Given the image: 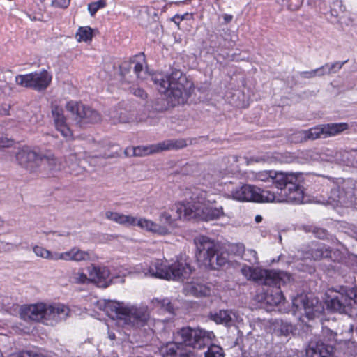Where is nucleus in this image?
Returning <instances> with one entry per match:
<instances>
[{"instance_id": "nucleus-1", "label": "nucleus", "mask_w": 357, "mask_h": 357, "mask_svg": "<svg viewBox=\"0 0 357 357\" xmlns=\"http://www.w3.org/2000/svg\"><path fill=\"white\" fill-rule=\"evenodd\" d=\"M241 271L248 280L266 287V289L263 287L261 291L259 290L255 296V301L260 303L261 307L271 310L268 307L276 306L284 300L280 285L289 280L287 273L248 266H243Z\"/></svg>"}, {"instance_id": "nucleus-2", "label": "nucleus", "mask_w": 357, "mask_h": 357, "mask_svg": "<svg viewBox=\"0 0 357 357\" xmlns=\"http://www.w3.org/2000/svg\"><path fill=\"white\" fill-rule=\"evenodd\" d=\"M149 77L160 93L169 91L174 96L176 95L180 101L187 102L193 91V83L179 69L172 68L167 75L156 73Z\"/></svg>"}, {"instance_id": "nucleus-3", "label": "nucleus", "mask_w": 357, "mask_h": 357, "mask_svg": "<svg viewBox=\"0 0 357 357\" xmlns=\"http://www.w3.org/2000/svg\"><path fill=\"white\" fill-rule=\"evenodd\" d=\"M255 178L258 181L274 184L278 189L280 190V193L288 202L292 203L303 202V191L300 186L298 176L295 174L261 171L257 173Z\"/></svg>"}, {"instance_id": "nucleus-4", "label": "nucleus", "mask_w": 357, "mask_h": 357, "mask_svg": "<svg viewBox=\"0 0 357 357\" xmlns=\"http://www.w3.org/2000/svg\"><path fill=\"white\" fill-rule=\"evenodd\" d=\"M105 311L112 319H118L122 324L135 328L146 325L149 317L146 307H137L112 301L106 303Z\"/></svg>"}, {"instance_id": "nucleus-5", "label": "nucleus", "mask_w": 357, "mask_h": 357, "mask_svg": "<svg viewBox=\"0 0 357 357\" xmlns=\"http://www.w3.org/2000/svg\"><path fill=\"white\" fill-rule=\"evenodd\" d=\"M196 246L195 256L197 261L204 266L217 270L228 262V254L219 252L218 245L206 236H199L195 238Z\"/></svg>"}, {"instance_id": "nucleus-6", "label": "nucleus", "mask_w": 357, "mask_h": 357, "mask_svg": "<svg viewBox=\"0 0 357 357\" xmlns=\"http://www.w3.org/2000/svg\"><path fill=\"white\" fill-rule=\"evenodd\" d=\"M215 337L212 331H205L200 328L190 326L178 328L174 333V339L179 341L187 348L201 349L210 344Z\"/></svg>"}, {"instance_id": "nucleus-7", "label": "nucleus", "mask_w": 357, "mask_h": 357, "mask_svg": "<svg viewBox=\"0 0 357 357\" xmlns=\"http://www.w3.org/2000/svg\"><path fill=\"white\" fill-rule=\"evenodd\" d=\"M356 180L337 178L333 180L328 195L329 202L334 205L353 207Z\"/></svg>"}, {"instance_id": "nucleus-8", "label": "nucleus", "mask_w": 357, "mask_h": 357, "mask_svg": "<svg viewBox=\"0 0 357 357\" xmlns=\"http://www.w3.org/2000/svg\"><path fill=\"white\" fill-rule=\"evenodd\" d=\"M351 297L349 296V289L341 287L340 291L328 289L325 294L326 309L333 312L346 314L351 317L354 314V307H351Z\"/></svg>"}, {"instance_id": "nucleus-9", "label": "nucleus", "mask_w": 357, "mask_h": 357, "mask_svg": "<svg viewBox=\"0 0 357 357\" xmlns=\"http://www.w3.org/2000/svg\"><path fill=\"white\" fill-rule=\"evenodd\" d=\"M66 108L73 121L79 127L97 123L101 120V115L97 110L80 102H68Z\"/></svg>"}, {"instance_id": "nucleus-10", "label": "nucleus", "mask_w": 357, "mask_h": 357, "mask_svg": "<svg viewBox=\"0 0 357 357\" xmlns=\"http://www.w3.org/2000/svg\"><path fill=\"white\" fill-rule=\"evenodd\" d=\"M52 81V75L45 70L15 77V82L23 87L30 88L37 91L45 90Z\"/></svg>"}, {"instance_id": "nucleus-11", "label": "nucleus", "mask_w": 357, "mask_h": 357, "mask_svg": "<svg viewBox=\"0 0 357 357\" xmlns=\"http://www.w3.org/2000/svg\"><path fill=\"white\" fill-rule=\"evenodd\" d=\"M186 146V141L183 139H167L149 146L135 147V156L143 157L162 151L183 149Z\"/></svg>"}, {"instance_id": "nucleus-12", "label": "nucleus", "mask_w": 357, "mask_h": 357, "mask_svg": "<svg viewBox=\"0 0 357 357\" xmlns=\"http://www.w3.org/2000/svg\"><path fill=\"white\" fill-rule=\"evenodd\" d=\"M42 155L43 154L36 151L24 148L18 151L16 159L21 166L33 172L41 166Z\"/></svg>"}, {"instance_id": "nucleus-13", "label": "nucleus", "mask_w": 357, "mask_h": 357, "mask_svg": "<svg viewBox=\"0 0 357 357\" xmlns=\"http://www.w3.org/2000/svg\"><path fill=\"white\" fill-rule=\"evenodd\" d=\"M70 312V310L63 304L46 305L43 324L54 326L61 321L66 320Z\"/></svg>"}, {"instance_id": "nucleus-14", "label": "nucleus", "mask_w": 357, "mask_h": 357, "mask_svg": "<svg viewBox=\"0 0 357 357\" xmlns=\"http://www.w3.org/2000/svg\"><path fill=\"white\" fill-rule=\"evenodd\" d=\"M133 69V73L135 74L137 79H146V73L144 70L143 65L133 59L130 61H125L119 66L120 75L122 80L125 82L130 83L132 82L131 70Z\"/></svg>"}, {"instance_id": "nucleus-15", "label": "nucleus", "mask_w": 357, "mask_h": 357, "mask_svg": "<svg viewBox=\"0 0 357 357\" xmlns=\"http://www.w3.org/2000/svg\"><path fill=\"white\" fill-rule=\"evenodd\" d=\"M328 161L357 168V149L350 151H329Z\"/></svg>"}, {"instance_id": "nucleus-16", "label": "nucleus", "mask_w": 357, "mask_h": 357, "mask_svg": "<svg viewBox=\"0 0 357 357\" xmlns=\"http://www.w3.org/2000/svg\"><path fill=\"white\" fill-rule=\"evenodd\" d=\"M293 305L297 310H303L309 319H312L320 312L317 299H310L307 295L298 296L293 300Z\"/></svg>"}, {"instance_id": "nucleus-17", "label": "nucleus", "mask_w": 357, "mask_h": 357, "mask_svg": "<svg viewBox=\"0 0 357 357\" xmlns=\"http://www.w3.org/2000/svg\"><path fill=\"white\" fill-rule=\"evenodd\" d=\"M89 280L99 287H107L111 283L109 271L105 267L96 266L93 264L87 267Z\"/></svg>"}, {"instance_id": "nucleus-18", "label": "nucleus", "mask_w": 357, "mask_h": 357, "mask_svg": "<svg viewBox=\"0 0 357 357\" xmlns=\"http://www.w3.org/2000/svg\"><path fill=\"white\" fill-rule=\"evenodd\" d=\"M172 211H175L176 215H174V219L184 218L190 220L192 218L197 217L199 215V208L196 206L195 202L178 203L175 204Z\"/></svg>"}, {"instance_id": "nucleus-19", "label": "nucleus", "mask_w": 357, "mask_h": 357, "mask_svg": "<svg viewBox=\"0 0 357 357\" xmlns=\"http://www.w3.org/2000/svg\"><path fill=\"white\" fill-rule=\"evenodd\" d=\"M46 304L38 303L24 306L22 309L21 316L24 320H32L35 321H45V312Z\"/></svg>"}, {"instance_id": "nucleus-20", "label": "nucleus", "mask_w": 357, "mask_h": 357, "mask_svg": "<svg viewBox=\"0 0 357 357\" xmlns=\"http://www.w3.org/2000/svg\"><path fill=\"white\" fill-rule=\"evenodd\" d=\"M170 266L171 265L168 264L167 261H163L161 259H155L151 261L147 271L144 272V274L145 275H149L152 277L169 280Z\"/></svg>"}, {"instance_id": "nucleus-21", "label": "nucleus", "mask_w": 357, "mask_h": 357, "mask_svg": "<svg viewBox=\"0 0 357 357\" xmlns=\"http://www.w3.org/2000/svg\"><path fill=\"white\" fill-rule=\"evenodd\" d=\"M52 114L56 130L60 132L64 137H70L72 132L66 123V118L63 114V109L56 105L52 106Z\"/></svg>"}, {"instance_id": "nucleus-22", "label": "nucleus", "mask_w": 357, "mask_h": 357, "mask_svg": "<svg viewBox=\"0 0 357 357\" xmlns=\"http://www.w3.org/2000/svg\"><path fill=\"white\" fill-rule=\"evenodd\" d=\"M306 357H334V347L323 342L311 343Z\"/></svg>"}, {"instance_id": "nucleus-23", "label": "nucleus", "mask_w": 357, "mask_h": 357, "mask_svg": "<svg viewBox=\"0 0 357 357\" xmlns=\"http://www.w3.org/2000/svg\"><path fill=\"white\" fill-rule=\"evenodd\" d=\"M176 95L168 93L167 98H157L153 103L152 108L156 112H162L179 105L185 104L186 102L180 101Z\"/></svg>"}, {"instance_id": "nucleus-24", "label": "nucleus", "mask_w": 357, "mask_h": 357, "mask_svg": "<svg viewBox=\"0 0 357 357\" xmlns=\"http://www.w3.org/2000/svg\"><path fill=\"white\" fill-rule=\"evenodd\" d=\"M257 187L245 184L232 191L233 197L239 201L255 202Z\"/></svg>"}, {"instance_id": "nucleus-25", "label": "nucleus", "mask_w": 357, "mask_h": 357, "mask_svg": "<svg viewBox=\"0 0 357 357\" xmlns=\"http://www.w3.org/2000/svg\"><path fill=\"white\" fill-rule=\"evenodd\" d=\"M192 272L191 267L188 264L183 261H176L170 266L169 280H180L187 278Z\"/></svg>"}, {"instance_id": "nucleus-26", "label": "nucleus", "mask_w": 357, "mask_h": 357, "mask_svg": "<svg viewBox=\"0 0 357 357\" xmlns=\"http://www.w3.org/2000/svg\"><path fill=\"white\" fill-rule=\"evenodd\" d=\"M210 319L217 324L231 326L235 322L236 315L231 311L220 310L217 312H211Z\"/></svg>"}, {"instance_id": "nucleus-27", "label": "nucleus", "mask_w": 357, "mask_h": 357, "mask_svg": "<svg viewBox=\"0 0 357 357\" xmlns=\"http://www.w3.org/2000/svg\"><path fill=\"white\" fill-rule=\"evenodd\" d=\"M196 206L199 208V215L197 216H201L206 221L218 219L224 215L222 207L202 206L199 203H196Z\"/></svg>"}, {"instance_id": "nucleus-28", "label": "nucleus", "mask_w": 357, "mask_h": 357, "mask_svg": "<svg viewBox=\"0 0 357 357\" xmlns=\"http://www.w3.org/2000/svg\"><path fill=\"white\" fill-rule=\"evenodd\" d=\"M287 202L284 196L280 193V197H277L274 192L270 190H263L257 188L255 202Z\"/></svg>"}, {"instance_id": "nucleus-29", "label": "nucleus", "mask_w": 357, "mask_h": 357, "mask_svg": "<svg viewBox=\"0 0 357 357\" xmlns=\"http://www.w3.org/2000/svg\"><path fill=\"white\" fill-rule=\"evenodd\" d=\"M321 127L324 138L337 135L349 128L347 123L322 124Z\"/></svg>"}, {"instance_id": "nucleus-30", "label": "nucleus", "mask_w": 357, "mask_h": 357, "mask_svg": "<svg viewBox=\"0 0 357 357\" xmlns=\"http://www.w3.org/2000/svg\"><path fill=\"white\" fill-rule=\"evenodd\" d=\"M347 61L342 62L336 61L334 63H327L321 67L316 68V73L317 77H322L324 75H329L337 73L346 63Z\"/></svg>"}, {"instance_id": "nucleus-31", "label": "nucleus", "mask_w": 357, "mask_h": 357, "mask_svg": "<svg viewBox=\"0 0 357 357\" xmlns=\"http://www.w3.org/2000/svg\"><path fill=\"white\" fill-rule=\"evenodd\" d=\"M135 225H137L142 229H144L149 231L158 233L160 234H166L168 232L167 229L166 227L160 226L156 223L153 222V221L147 220L146 218H140L139 220L137 219V222Z\"/></svg>"}, {"instance_id": "nucleus-32", "label": "nucleus", "mask_w": 357, "mask_h": 357, "mask_svg": "<svg viewBox=\"0 0 357 357\" xmlns=\"http://www.w3.org/2000/svg\"><path fill=\"white\" fill-rule=\"evenodd\" d=\"M114 123H128L134 121V115L126 109L114 111L111 114Z\"/></svg>"}, {"instance_id": "nucleus-33", "label": "nucleus", "mask_w": 357, "mask_h": 357, "mask_svg": "<svg viewBox=\"0 0 357 357\" xmlns=\"http://www.w3.org/2000/svg\"><path fill=\"white\" fill-rule=\"evenodd\" d=\"M330 248L324 245L319 244L317 247L312 250L311 256L314 260H319L323 258H327L331 257Z\"/></svg>"}, {"instance_id": "nucleus-34", "label": "nucleus", "mask_w": 357, "mask_h": 357, "mask_svg": "<svg viewBox=\"0 0 357 357\" xmlns=\"http://www.w3.org/2000/svg\"><path fill=\"white\" fill-rule=\"evenodd\" d=\"M189 291L196 297H203L209 296L211 289L202 284H194L188 286Z\"/></svg>"}, {"instance_id": "nucleus-35", "label": "nucleus", "mask_w": 357, "mask_h": 357, "mask_svg": "<svg viewBox=\"0 0 357 357\" xmlns=\"http://www.w3.org/2000/svg\"><path fill=\"white\" fill-rule=\"evenodd\" d=\"M69 280L70 282L77 284H84L90 282L89 277L83 272L82 269L72 272Z\"/></svg>"}, {"instance_id": "nucleus-36", "label": "nucleus", "mask_w": 357, "mask_h": 357, "mask_svg": "<svg viewBox=\"0 0 357 357\" xmlns=\"http://www.w3.org/2000/svg\"><path fill=\"white\" fill-rule=\"evenodd\" d=\"M75 38L78 42L90 41L93 38L92 29L89 26H81L78 29Z\"/></svg>"}, {"instance_id": "nucleus-37", "label": "nucleus", "mask_w": 357, "mask_h": 357, "mask_svg": "<svg viewBox=\"0 0 357 357\" xmlns=\"http://www.w3.org/2000/svg\"><path fill=\"white\" fill-rule=\"evenodd\" d=\"M178 341L169 342L161 347L160 353L164 357H173L176 349H178Z\"/></svg>"}, {"instance_id": "nucleus-38", "label": "nucleus", "mask_w": 357, "mask_h": 357, "mask_svg": "<svg viewBox=\"0 0 357 357\" xmlns=\"http://www.w3.org/2000/svg\"><path fill=\"white\" fill-rule=\"evenodd\" d=\"M41 165L47 166L50 170H59L60 165L54 155H42Z\"/></svg>"}, {"instance_id": "nucleus-39", "label": "nucleus", "mask_w": 357, "mask_h": 357, "mask_svg": "<svg viewBox=\"0 0 357 357\" xmlns=\"http://www.w3.org/2000/svg\"><path fill=\"white\" fill-rule=\"evenodd\" d=\"M305 136L307 140H314L316 139L324 137L323 128L321 125L311 128L305 130Z\"/></svg>"}, {"instance_id": "nucleus-40", "label": "nucleus", "mask_w": 357, "mask_h": 357, "mask_svg": "<svg viewBox=\"0 0 357 357\" xmlns=\"http://www.w3.org/2000/svg\"><path fill=\"white\" fill-rule=\"evenodd\" d=\"M303 227L306 232H312L319 238L324 239L327 236V231L324 229L314 225H305Z\"/></svg>"}, {"instance_id": "nucleus-41", "label": "nucleus", "mask_w": 357, "mask_h": 357, "mask_svg": "<svg viewBox=\"0 0 357 357\" xmlns=\"http://www.w3.org/2000/svg\"><path fill=\"white\" fill-rule=\"evenodd\" d=\"M224 356L222 348L216 344H210L207 351L204 352V357H224Z\"/></svg>"}, {"instance_id": "nucleus-42", "label": "nucleus", "mask_w": 357, "mask_h": 357, "mask_svg": "<svg viewBox=\"0 0 357 357\" xmlns=\"http://www.w3.org/2000/svg\"><path fill=\"white\" fill-rule=\"evenodd\" d=\"M178 349L175 351V355L173 357H195L194 352L190 349L185 347L182 343L178 341Z\"/></svg>"}, {"instance_id": "nucleus-43", "label": "nucleus", "mask_w": 357, "mask_h": 357, "mask_svg": "<svg viewBox=\"0 0 357 357\" xmlns=\"http://www.w3.org/2000/svg\"><path fill=\"white\" fill-rule=\"evenodd\" d=\"M73 261H81L89 260L90 255L89 252L81 250L77 247L73 248Z\"/></svg>"}, {"instance_id": "nucleus-44", "label": "nucleus", "mask_w": 357, "mask_h": 357, "mask_svg": "<svg viewBox=\"0 0 357 357\" xmlns=\"http://www.w3.org/2000/svg\"><path fill=\"white\" fill-rule=\"evenodd\" d=\"M8 357H45L43 354L36 351L26 350L11 354Z\"/></svg>"}, {"instance_id": "nucleus-45", "label": "nucleus", "mask_w": 357, "mask_h": 357, "mask_svg": "<svg viewBox=\"0 0 357 357\" xmlns=\"http://www.w3.org/2000/svg\"><path fill=\"white\" fill-rule=\"evenodd\" d=\"M294 329V327L291 324L281 321L278 331L280 333V335L287 336L293 332Z\"/></svg>"}, {"instance_id": "nucleus-46", "label": "nucleus", "mask_w": 357, "mask_h": 357, "mask_svg": "<svg viewBox=\"0 0 357 357\" xmlns=\"http://www.w3.org/2000/svg\"><path fill=\"white\" fill-rule=\"evenodd\" d=\"M33 252L38 257L53 260L54 253L43 247L35 246L33 248Z\"/></svg>"}, {"instance_id": "nucleus-47", "label": "nucleus", "mask_w": 357, "mask_h": 357, "mask_svg": "<svg viewBox=\"0 0 357 357\" xmlns=\"http://www.w3.org/2000/svg\"><path fill=\"white\" fill-rule=\"evenodd\" d=\"M136 222H137L136 218L131 216V215H126L121 214V213L119 215V220L117 222V223H119V224H121L123 225H126V226L135 225Z\"/></svg>"}, {"instance_id": "nucleus-48", "label": "nucleus", "mask_w": 357, "mask_h": 357, "mask_svg": "<svg viewBox=\"0 0 357 357\" xmlns=\"http://www.w3.org/2000/svg\"><path fill=\"white\" fill-rule=\"evenodd\" d=\"M106 6L105 0H98V1L91 3L88 5V10L91 16H93L96 13L102 8Z\"/></svg>"}, {"instance_id": "nucleus-49", "label": "nucleus", "mask_w": 357, "mask_h": 357, "mask_svg": "<svg viewBox=\"0 0 357 357\" xmlns=\"http://www.w3.org/2000/svg\"><path fill=\"white\" fill-rule=\"evenodd\" d=\"M129 91L136 97L141 98L142 100L146 99L148 95L146 92L142 89L136 85H132L129 87Z\"/></svg>"}, {"instance_id": "nucleus-50", "label": "nucleus", "mask_w": 357, "mask_h": 357, "mask_svg": "<svg viewBox=\"0 0 357 357\" xmlns=\"http://www.w3.org/2000/svg\"><path fill=\"white\" fill-rule=\"evenodd\" d=\"M72 255H73V248L70 249L69 251L61 252V253L54 252L53 260L62 259V260H66V261H69V260L73 261Z\"/></svg>"}, {"instance_id": "nucleus-51", "label": "nucleus", "mask_w": 357, "mask_h": 357, "mask_svg": "<svg viewBox=\"0 0 357 357\" xmlns=\"http://www.w3.org/2000/svg\"><path fill=\"white\" fill-rule=\"evenodd\" d=\"M158 303L164 308L166 311L171 314H174V307L171 303L170 301L168 298H165L162 300H156Z\"/></svg>"}, {"instance_id": "nucleus-52", "label": "nucleus", "mask_w": 357, "mask_h": 357, "mask_svg": "<svg viewBox=\"0 0 357 357\" xmlns=\"http://www.w3.org/2000/svg\"><path fill=\"white\" fill-rule=\"evenodd\" d=\"M349 296L351 297V307H354V312L357 309V289L356 287L348 288Z\"/></svg>"}, {"instance_id": "nucleus-53", "label": "nucleus", "mask_w": 357, "mask_h": 357, "mask_svg": "<svg viewBox=\"0 0 357 357\" xmlns=\"http://www.w3.org/2000/svg\"><path fill=\"white\" fill-rule=\"evenodd\" d=\"M293 140L295 142H306L305 130H300L294 133Z\"/></svg>"}, {"instance_id": "nucleus-54", "label": "nucleus", "mask_w": 357, "mask_h": 357, "mask_svg": "<svg viewBox=\"0 0 357 357\" xmlns=\"http://www.w3.org/2000/svg\"><path fill=\"white\" fill-rule=\"evenodd\" d=\"M174 217L172 218V214H169L168 213H163L161 214L160 215V221L165 223V224H168L169 225H172L173 224V221L174 220Z\"/></svg>"}, {"instance_id": "nucleus-55", "label": "nucleus", "mask_w": 357, "mask_h": 357, "mask_svg": "<svg viewBox=\"0 0 357 357\" xmlns=\"http://www.w3.org/2000/svg\"><path fill=\"white\" fill-rule=\"evenodd\" d=\"M301 77L303 79H311L317 77L316 70H312L310 71H303L299 73Z\"/></svg>"}, {"instance_id": "nucleus-56", "label": "nucleus", "mask_w": 357, "mask_h": 357, "mask_svg": "<svg viewBox=\"0 0 357 357\" xmlns=\"http://www.w3.org/2000/svg\"><path fill=\"white\" fill-rule=\"evenodd\" d=\"M120 213L112 211H107L105 213L106 218L117 223Z\"/></svg>"}, {"instance_id": "nucleus-57", "label": "nucleus", "mask_w": 357, "mask_h": 357, "mask_svg": "<svg viewBox=\"0 0 357 357\" xmlns=\"http://www.w3.org/2000/svg\"><path fill=\"white\" fill-rule=\"evenodd\" d=\"M70 0H55L54 1V5L55 6L66 8L68 6Z\"/></svg>"}, {"instance_id": "nucleus-58", "label": "nucleus", "mask_w": 357, "mask_h": 357, "mask_svg": "<svg viewBox=\"0 0 357 357\" xmlns=\"http://www.w3.org/2000/svg\"><path fill=\"white\" fill-rule=\"evenodd\" d=\"M248 253L252 257L248 260L252 263H257L258 259L257 252L253 250H248Z\"/></svg>"}, {"instance_id": "nucleus-59", "label": "nucleus", "mask_w": 357, "mask_h": 357, "mask_svg": "<svg viewBox=\"0 0 357 357\" xmlns=\"http://www.w3.org/2000/svg\"><path fill=\"white\" fill-rule=\"evenodd\" d=\"M124 154L127 157L135 156V147H128L124 151Z\"/></svg>"}, {"instance_id": "nucleus-60", "label": "nucleus", "mask_w": 357, "mask_h": 357, "mask_svg": "<svg viewBox=\"0 0 357 357\" xmlns=\"http://www.w3.org/2000/svg\"><path fill=\"white\" fill-rule=\"evenodd\" d=\"M353 208L357 210V180L355 183L354 197L353 198Z\"/></svg>"}, {"instance_id": "nucleus-61", "label": "nucleus", "mask_w": 357, "mask_h": 357, "mask_svg": "<svg viewBox=\"0 0 357 357\" xmlns=\"http://www.w3.org/2000/svg\"><path fill=\"white\" fill-rule=\"evenodd\" d=\"M190 16V15L188 13L183 14V15H176L174 16V17L172 18V20H175V19H178L179 20V22L183 20H185L188 18V17Z\"/></svg>"}, {"instance_id": "nucleus-62", "label": "nucleus", "mask_w": 357, "mask_h": 357, "mask_svg": "<svg viewBox=\"0 0 357 357\" xmlns=\"http://www.w3.org/2000/svg\"><path fill=\"white\" fill-rule=\"evenodd\" d=\"M223 18H224L225 22L226 24H228V23H229L232 20L233 16L231 15L225 14L223 15Z\"/></svg>"}, {"instance_id": "nucleus-63", "label": "nucleus", "mask_w": 357, "mask_h": 357, "mask_svg": "<svg viewBox=\"0 0 357 357\" xmlns=\"http://www.w3.org/2000/svg\"><path fill=\"white\" fill-rule=\"evenodd\" d=\"M227 159L229 162L237 163L239 160V157L237 155H231Z\"/></svg>"}, {"instance_id": "nucleus-64", "label": "nucleus", "mask_w": 357, "mask_h": 357, "mask_svg": "<svg viewBox=\"0 0 357 357\" xmlns=\"http://www.w3.org/2000/svg\"><path fill=\"white\" fill-rule=\"evenodd\" d=\"M326 332L330 334L331 337H330L329 340H331V339L335 340V337L337 336L336 333H334L333 331H332L329 329H326Z\"/></svg>"}]
</instances>
